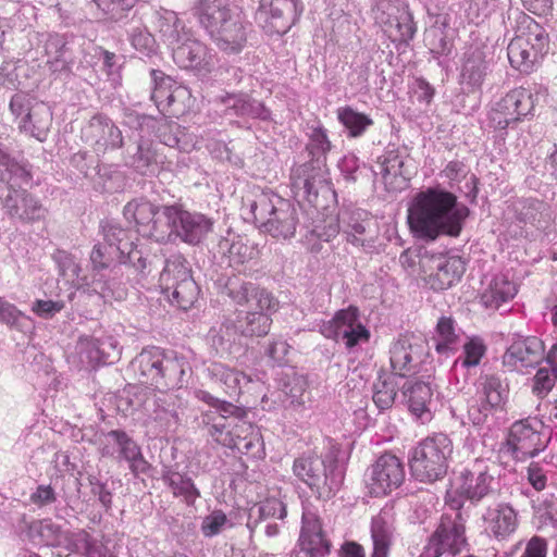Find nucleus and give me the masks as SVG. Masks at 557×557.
I'll use <instances>...</instances> for the list:
<instances>
[{
  "label": "nucleus",
  "instance_id": "f257e3e1",
  "mask_svg": "<svg viewBox=\"0 0 557 557\" xmlns=\"http://www.w3.org/2000/svg\"><path fill=\"white\" fill-rule=\"evenodd\" d=\"M221 293L228 296L234 304L246 306L247 310L237 311L235 320L226 319L216 337L219 344H231L237 335L245 337L265 336L271 327V314L276 311L274 297L265 289L251 282H244L238 276L221 277Z\"/></svg>",
  "mask_w": 557,
  "mask_h": 557
},
{
  "label": "nucleus",
  "instance_id": "f03ea898",
  "mask_svg": "<svg viewBox=\"0 0 557 557\" xmlns=\"http://www.w3.org/2000/svg\"><path fill=\"white\" fill-rule=\"evenodd\" d=\"M469 213L455 194L441 187H428L413 197L408 223L419 239L435 240L442 235L458 237Z\"/></svg>",
  "mask_w": 557,
  "mask_h": 557
},
{
  "label": "nucleus",
  "instance_id": "7ed1b4c3",
  "mask_svg": "<svg viewBox=\"0 0 557 557\" xmlns=\"http://www.w3.org/2000/svg\"><path fill=\"white\" fill-rule=\"evenodd\" d=\"M103 240L94 246L90 253L92 264L91 290L107 299L112 294L111 282L107 280L103 270L109 269L114 262L129 263L136 270L144 272L147 268V259L138 249L137 244L131 237L127 230L122 228L113 221L101 224Z\"/></svg>",
  "mask_w": 557,
  "mask_h": 557
},
{
  "label": "nucleus",
  "instance_id": "20e7f679",
  "mask_svg": "<svg viewBox=\"0 0 557 557\" xmlns=\"http://www.w3.org/2000/svg\"><path fill=\"white\" fill-rule=\"evenodd\" d=\"M195 15L216 47L226 53H239L247 44L251 24L230 0H197Z\"/></svg>",
  "mask_w": 557,
  "mask_h": 557
},
{
  "label": "nucleus",
  "instance_id": "39448f33",
  "mask_svg": "<svg viewBox=\"0 0 557 557\" xmlns=\"http://www.w3.org/2000/svg\"><path fill=\"white\" fill-rule=\"evenodd\" d=\"M32 180V168L27 162L0 149V207L10 216L27 222L45 218L46 209L41 202L24 188Z\"/></svg>",
  "mask_w": 557,
  "mask_h": 557
},
{
  "label": "nucleus",
  "instance_id": "423d86ee",
  "mask_svg": "<svg viewBox=\"0 0 557 557\" xmlns=\"http://www.w3.org/2000/svg\"><path fill=\"white\" fill-rule=\"evenodd\" d=\"M245 221L255 223L262 232L277 239H288L298 224L295 206L272 190L259 189L246 197L240 208Z\"/></svg>",
  "mask_w": 557,
  "mask_h": 557
},
{
  "label": "nucleus",
  "instance_id": "0eeeda50",
  "mask_svg": "<svg viewBox=\"0 0 557 557\" xmlns=\"http://www.w3.org/2000/svg\"><path fill=\"white\" fill-rule=\"evenodd\" d=\"M132 367L140 383L159 392L182 388L191 372L186 357L154 346L143 349L132 361Z\"/></svg>",
  "mask_w": 557,
  "mask_h": 557
},
{
  "label": "nucleus",
  "instance_id": "6e6552de",
  "mask_svg": "<svg viewBox=\"0 0 557 557\" xmlns=\"http://www.w3.org/2000/svg\"><path fill=\"white\" fill-rule=\"evenodd\" d=\"M307 136L306 152L309 160L293 166L290 183L296 196H301L311 202L326 183V154L331 151L332 144L321 122L308 125Z\"/></svg>",
  "mask_w": 557,
  "mask_h": 557
},
{
  "label": "nucleus",
  "instance_id": "1a4fd4ad",
  "mask_svg": "<svg viewBox=\"0 0 557 557\" xmlns=\"http://www.w3.org/2000/svg\"><path fill=\"white\" fill-rule=\"evenodd\" d=\"M293 473L323 499L332 497L344 481V470L333 450L321 457L313 454L301 455L294 460Z\"/></svg>",
  "mask_w": 557,
  "mask_h": 557
},
{
  "label": "nucleus",
  "instance_id": "9d476101",
  "mask_svg": "<svg viewBox=\"0 0 557 557\" xmlns=\"http://www.w3.org/2000/svg\"><path fill=\"white\" fill-rule=\"evenodd\" d=\"M453 449L451 440L444 433L421 441L412 449L409 459L412 476L423 483L442 480L447 474Z\"/></svg>",
  "mask_w": 557,
  "mask_h": 557
},
{
  "label": "nucleus",
  "instance_id": "9b49d317",
  "mask_svg": "<svg viewBox=\"0 0 557 557\" xmlns=\"http://www.w3.org/2000/svg\"><path fill=\"white\" fill-rule=\"evenodd\" d=\"M540 87L535 84L516 87L495 101L487 115L488 126L505 135L519 122L534 115Z\"/></svg>",
  "mask_w": 557,
  "mask_h": 557
},
{
  "label": "nucleus",
  "instance_id": "f8f14e48",
  "mask_svg": "<svg viewBox=\"0 0 557 557\" xmlns=\"http://www.w3.org/2000/svg\"><path fill=\"white\" fill-rule=\"evenodd\" d=\"M540 87L535 84L516 87L495 101L487 115L488 126L505 135L519 122L534 115Z\"/></svg>",
  "mask_w": 557,
  "mask_h": 557
},
{
  "label": "nucleus",
  "instance_id": "ddd939ff",
  "mask_svg": "<svg viewBox=\"0 0 557 557\" xmlns=\"http://www.w3.org/2000/svg\"><path fill=\"white\" fill-rule=\"evenodd\" d=\"M544 429V424L537 419L527 418L515 421L509 426L504 442L500 443L499 454L516 462L536 458L546 450L550 442V436Z\"/></svg>",
  "mask_w": 557,
  "mask_h": 557
},
{
  "label": "nucleus",
  "instance_id": "4468645a",
  "mask_svg": "<svg viewBox=\"0 0 557 557\" xmlns=\"http://www.w3.org/2000/svg\"><path fill=\"white\" fill-rule=\"evenodd\" d=\"M159 283L162 294L172 306L181 310L191 308L198 298L199 287L190 274L188 262L180 253L172 255L165 260Z\"/></svg>",
  "mask_w": 557,
  "mask_h": 557
},
{
  "label": "nucleus",
  "instance_id": "2eb2a0df",
  "mask_svg": "<svg viewBox=\"0 0 557 557\" xmlns=\"http://www.w3.org/2000/svg\"><path fill=\"white\" fill-rule=\"evenodd\" d=\"M548 50V35L532 18H529L527 30L517 35L507 47L510 65L522 74L536 70Z\"/></svg>",
  "mask_w": 557,
  "mask_h": 557
},
{
  "label": "nucleus",
  "instance_id": "dca6fc26",
  "mask_svg": "<svg viewBox=\"0 0 557 557\" xmlns=\"http://www.w3.org/2000/svg\"><path fill=\"white\" fill-rule=\"evenodd\" d=\"M320 333L327 339L343 344L348 352L357 351L371 337L359 308L352 305L337 310L330 320L323 321Z\"/></svg>",
  "mask_w": 557,
  "mask_h": 557
},
{
  "label": "nucleus",
  "instance_id": "f3484780",
  "mask_svg": "<svg viewBox=\"0 0 557 557\" xmlns=\"http://www.w3.org/2000/svg\"><path fill=\"white\" fill-rule=\"evenodd\" d=\"M157 119L143 115L138 119L136 139L126 148L125 163L135 172L145 176L156 175L163 168L166 157L160 150L159 144L146 137L150 128H154Z\"/></svg>",
  "mask_w": 557,
  "mask_h": 557
},
{
  "label": "nucleus",
  "instance_id": "a211bd4d",
  "mask_svg": "<svg viewBox=\"0 0 557 557\" xmlns=\"http://www.w3.org/2000/svg\"><path fill=\"white\" fill-rule=\"evenodd\" d=\"M164 226L168 227L166 242L176 238L189 245L201 243L212 231L213 221L207 215L184 209L182 205L162 207Z\"/></svg>",
  "mask_w": 557,
  "mask_h": 557
},
{
  "label": "nucleus",
  "instance_id": "6ab92c4d",
  "mask_svg": "<svg viewBox=\"0 0 557 557\" xmlns=\"http://www.w3.org/2000/svg\"><path fill=\"white\" fill-rule=\"evenodd\" d=\"M29 49L24 53L27 62L45 64L52 73L69 69L67 41L64 35L49 32H32L28 34Z\"/></svg>",
  "mask_w": 557,
  "mask_h": 557
},
{
  "label": "nucleus",
  "instance_id": "aec40b11",
  "mask_svg": "<svg viewBox=\"0 0 557 557\" xmlns=\"http://www.w3.org/2000/svg\"><path fill=\"white\" fill-rule=\"evenodd\" d=\"M153 89L151 99L158 110L172 117H180L193 108L194 99L189 88L159 70L151 71Z\"/></svg>",
  "mask_w": 557,
  "mask_h": 557
},
{
  "label": "nucleus",
  "instance_id": "412c9836",
  "mask_svg": "<svg viewBox=\"0 0 557 557\" xmlns=\"http://www.w3.org/2000/svg\"><path fill=\"white\" fill-rule=\"evenodd\" d=\"M416 173L413 159L406 146L388 145L377 158L374 174L381 175L386 190L404 189Z\"/></svg>",
  "mask_w": 557,
  "mask_h": 557
},
{
  "label": "nucleus",
  "instance_id": "4be33fe9",
  "mask_svg": "<svg viewBox=\"0 0 557 557\" xmlns=\"http://www.w3.org/2000/svg\"><path fill=\"white\" fill-rule=\"evenodd\" d=\"M125 220L136 227L143 237L157 243H165L168 227L164 226L162 207L159 208L146 198H135L128 201L123 209Z\"/></svg>",
  "mask_w": 557,
  "mask_h": 557
},
{
  "label": "nucleus",
  "instance_id": "5701e85b",
  "mask_svg": "<svg viewBox=\"0 0 557 557\" xmlns=\"http://www.w3.org/2000/svg\"><path fill=\"white\" fill-rule=\"evenodd\" d=\"M405 480V467L393 454L381 455L364 473V484L371 496L379 497L397 490Z\"/></svg>",
  "mask_w": 557,
  "mask_h": 557
},
{
  "label": "nucleus",
  "instance_id": "b1692460",
  "mask_svg": "<svg viewBox=\"0 0 557 557\" xmlns=\"http://www.w3.org/2000/svg\"><path fill=\"white\" fill-rule=\"evenodd\" d=\"M426 354V343L421 337L413 334L399 335L389 347L391 374L396 377L417 374Z\"/></svg>",
  "mask_w": 557,
  "mask_h": 557
},
{
  "label": "nucleus",
  "instance_id": "393cba45",
  "mask_svg": "<svg viewBox=\"0 0 557 557\" xmlns=\"http://www.w3.org/2000/svg\"><path fill=\"white\" fill-rule=\"evenodd\" d=\"M100 454L124 460L134 475L146 473L150 467L140 446L123 430H112L100 438Z\"/></svg>",
  "mask_w": 557,
  "mask_h": 557
},
{
  "label": "nucleus",
  "instance_id": "a878e982",
  "mask_svg": "<svg viewBox=\"0 0 557 557\" xmlns=\"http://www.w3.org/2000/svg\"><path fill=\"white\" fill-rule=\"evenodd\" d=\"M487 47L476 42L466 47L459 59L458 83L467 92L481 89L492 71V60L487 59Z\"/></svg>",
  "mask_w": 557,
  "mask_h": 557
},
{
  "label": "nucleus",
  "instance_id": "bb28decb",
  "mask_svg": "<svg viewBox=\"0 0 557 557\" xmlns=\"http://www.w3.org/2000/svg\"><path fill=\"white\" fill-rule=\"evenodd\" d=\"M171 50L180 67L193 70L200 76L211 73L218 64L216 53L195 38L191 32Z\"/></svg>",
  "mask_w": 557,
  "mask_h": 557
},
{
  "label": "nucleus",
  "instance_id": "cd10ccee",
  "mask_svg": "<svg viewBox=\"0 0 557 557\" xmlns=\"http://www.w3.org/2000/svg\"><path fill=\"white\" fill-rule=\"evenodd\" d=\"M492 469H495L494 462L475 459L456 478L457 492L472 502L481 500L493 490L495 476L491 472Z\"/></svg>",
  "mask_w": 557,
  "mask_h": 557
},
{
  "label": "nucleus",
  "instance_id": "c85d7f7f",
  "mask_svg": "<svg viewBox=\"0 0 557 557\" xmlns=\"http://www.w3.org/2000/svg\"><path fill=\"white\" fill-rule=\"evenodd\" d=\"M465 544V525L461 515L459 512L454 517L444 515L422 557H440L445 553L455 555Z\"/></svg>",
  "mask_w": 557,
  "mask_h": 557
},
{
  "label": "nucleus",
  "instance_id": "c756f323",
  "mask_svg": "<svg viewBox=\"0 0 557 557\" xmlns=\"http://www.w3.org/2000/svg\"><path fill=\"white\" fill-rule=\"evenodd\" d=\"M376 20L392 42L408 45L417 32L412 14L405 3H383Z\"/></svg>",
  "mask_w": 557,
  "mask_h": 557
},
{
  "label": "nucleus",
  "instance_id": "7c9ffc66",
  "mask_svg": "<svg viewBox=\"0 0 557 557\" xmlns=\"http://www.w3.org/2000/svg\"><path fill=\"white\" fill-rule=\"evenodd\" d=\"M544 343L536 336H518L503 356V364L510 371L525 373L544 359Z\"/></svg>",
  "mask_w": 557,
  "mask_h": 557
},
{
  "label": "nucleus",
  "instance_id": "2f4dec72",
  "mask_svg": "<svg viewBox=\"0 0 557 557\" xmlns=\"http://www.w3.org/2000/svg\"><path fill=\"white\" fill-rule=\"evenodd\" d=\"M83 138L97 153H104L108 149H117L123 145L122 132L103 114H96L89 120L83 128Z\"/></svg>",
  "mask_w": 557,
  "mask_h": 557
},
{
  "label": "nucleus",
  "instance_id": "473e14b6",
  "mask_svg": "<svg viewBox=\"0 0 557 557\" xmlns=\"http://www.w3.org/2000/svg\"><path fill=\"white\" fill-rule=\"evenodd\" d=\"M335 218L338 220L339 231L342 230L348 243L363 248L374 246L375 231L367 211L361 209L344 210Z\"/></svg>",
  "mask_w": 557,
  "mask_h": 557
},
{
  "label": "nucleus",
  "instance_id": "72a5a7b5",
  "mask_svg": "<svg viewBox=\"0 0 557 557\" xmlns=\"http://www.w3.org/2000/svg\"><path fill=\"white\" fill-rule=\"evenodd\" d=\"M76 352L83 364L95 367L112 363L120 357L119 342L111 335L82 336L76 344Z\"/></svg>",
  "mask_w": 557,
  "mask_h": 557
},
{
  "label": "nucleus",
  "instance_id": "f704fd0d",
  "mask_svg": "<svg viewBox=\"0 0 557 557\" xmlns=\"http://www.w3.org/2000/svg\"><path fill=\"white\" fill-rule=\"evenodd\" d=\"M211 423L209 429L210 435L213 440L228 448L234 449L237 441L248 436L255 426L240 418V410L233 414L227 416H208Z\"/></svg>",
  "mask_w": 557,
  "mask_h": 557
},
{
  "label": "nucleus",
  "instance_id": "c9c22d12",
  "mask_svg": "<svg viewBox=\"0 0 557 557\" xmlns=\"http://www.w3.org/2000/svg\"><path fill=\"white\" fill-rule=\"evenodd\" d=\"M434 271L428 283L434 290H445L458 283L465 271L466 262L459 256H441L433 260Z\"/></svg>",
  "mask_w": 557,
  "mask_h": 557
},
{
  "label": "nucleus",
  "instance_id": "e433bc0d",
  "mask_svg": "<svg viewBox=\"0 0 557 557\" xmlns=\"http://www.w3.org/2000/svg\"><path fill=\"white\" fill-rule=\"evenodd\" d=\"M409 410L422 424L430 422L436 409L434 392L429 383L417 381L404 386Z\"/></svg>",
  "mask_w": 557,
  "mask_h": 557
},
{
  "label": "nucleus",
  "instance_id": "4c0bfd02",
  "mask_svg": "<svg viewBox=\"0 0 557 557\" xmlns=\"http://www.w3.org/2000/svg\"><path fill=\"white\" fill-rule=\"evenodd\" d=\"M219 252L228 260V265L240 272L239 267L258 256L257 247L245 236L228 232L218 244Z\"/></svg>",
  "mask_w": 557,
  "mask_h": 557
},
{
  "label": "nucleus",
  "instance_id": "58836bf2",
  "mask_svg": "<svg viewBox=\"0 0 557 557\" xmlns=\"http://www.w3.org/2000/svg\"><path fill=\"white\" fill-rule=\"evenodd\" d=\"M508 210L517 222L536 227L547 224L552 218L550 206L533 197L515 199L508 206Z\"/></svg>",
  "mask_w": 557,
  "mask_h": 557
},
{
  "label": "nucleus",
  "instance_id": "ea45409f",
  "mask_svg": "<svg viewBox=\"0 0 557 557\" xmlns=\"http://www.w3.org/2000/svg\"><path fill=\"white\" fill-rule=\"evenodd\" d=\"M518 293V286L508 274L493 275L481 293V302L487 309H499L511 301Z\"/></svg>",
  "mask_w": 557,
  "mask_h": 557
},
{
  "label": "nucleus",
  "instance_id": "a19ab883",
  "mask_svg": "<svg viewBox=\"0 0 557 557\" xmlns=\"http://www.w3.org/2000/svg\"><path fill=\"white\" fill-rule=\"evenodd\" d=\"M109 544L110 540L106 535L94 536L87 530L81 529L71 534L67 547L84 557H116Z\"/></svg>",
  "mask_w": 557,
  "mask_h": 557
},
{
  "label": "nucleus",
  "instance_id": "79ce46f5",
  "mask_svg": "<svg viewBox=\"0 0 557 557\" xmlns=\"http://www.w3.org/2000/svg\"><path fill=\"white\" fill-rule=\"evenodd\" d=\"M153 25L163 42L171 49L190 33L174 11L164 8L154 10Z\"/></svg>",
  "mask_w": 557,
  "mask_h": 557
},
{
  "label": "nucleus",
  "instance_id": "37998d69",
  "mask_svg": "<svg viewBox=\"0 0 557 557\" xmlns=\"http://www.w3.org/2000/svg\"><path fill=\"white\" fill-rule=\"evenodd\" d=\"M505 407L493 401L479 399L478 397L468 408V419L479 430L491 431L498 428L505 420Z\"/></svg>",
  "mask_w": 557,
  "mask_h": 557
},
{
  "label": "nucleus",
  "instance_id": "c03bdc74",
  "mask_svg": "<svg viewBox=\"0 0 557 557\" xmlns=\"http://www.w3.org/2000/svg\"><path fill=\"white\" fill-rule=\"evenodd\" d=\"M484 521L486 531L498 541L509 537L516 531L518 524L516 511L505 504L488 508L484 515Z\"/></svg>",
  "mask_w": 557,
  "mask_h": 557
},
{
  "label": "nucleus",
  "instance_id": "a18cd8bd",
  "mask_svg": "<svg viewBox=\"0 0 557 557\" xmlns=\"http://www.w3.org/2000/svg\"><path fill=\"white\" fill-rule=\"evenodd\" d=\"M394 534V519L392 509L383 508L372 518L371 537L373 552L371 557H388Z\"/></svg>",
  "mask_w": 557,
  "mask_h": 557
},
{
  "label": "nucleus",
  "instance_id": "49530a36",
  "mask_svg": "<svg viewBox=\"0 0 557 557\" xmlns=\"http://www.w3.org/2000/svg\"><path fill=\"white\" fill-rule=\"evenodd\" d=\"M51 125L52 112L45 103H34L33 110L18 121V128L39 141L47 139Z\"/></svg>",
  "mask_w": 557,
  "mask_h": 557
},
{
  "label": "nucleus",
  "instance_id": "de8ad7c7",
  "mask_svg": "<svg viewBox=\"0 0 557 557\" xmlns=\"http://www.w3.org/2000/svg\"><path fill=\"white\" fill-rule=\"evenodd\" d=\"M224 103L226 110L236 116L259 119L261 121L271 120L270 109L249 95H230L225 98Z\"/></svg>",
  "mask_w": 557,
  "mask_h": 557
},
{
  "label": "nucleus",
  "instance_id": "09e8293b",
  "mask_svg": "<svg viewBox=\"0 0 557 557\" xmlns=\"http://www.w3.org/2000/svg\"><path fill=\"white\" fill-rule=\"evenodd\" d=\"M207 373L211 380L221 383L230 396L239 395L243 387L251 382L250 376L220 362H211Z\"/></svg>",
  "mask_w": 557,
  "mask_h": 557
},
{
  "label": "nucleus",
  "instance_id": "8fccbe9b",
  "mask_svg": "<svg viewBox=\"0 0 557 557\" xmlns=\"http://www.w3.org/2000/svg\"><path fill=\"white\" fill-rule=\"evenodd\" d=\"M339 233L338 220L335 215H327L317 222L304 239L306 248L314 255L323 251V244L332 242Z\"/></svg>",
  "mask_w": 557,
  "mask_h": 557
},
{
  "label": "nucleus",
  "instance_id": "3c124183",
  "mask_svg": "<svg viewBox=\"0 0 557 557\" xmlns=\"http://www.w3.org/2000/svg\"><path fill=\"white\" fill-rule=\"evenodd\" d=\"M475 397L479 399L493 401L494 404L506 406L509 387L502 375L496 373L481 374L476 381Z\"/></svg>",
  "mask_w": 557,
  "mask_h": 557
},
{
  "label": "nucleus",
  "instance_id": "603ef678",
  "mask_svg": "<svg viewBox=\"0 0 557 557\" xmlns=\"http://www.w3.org/2000/svg\"><path fill=\"white\" fill-rule=\"evenodd\" d=\"M486 346L479 337L468 339L461 352L455 359L453 370L456 374H462L466 379L472 369H475L485 356Z\"/></svg>",
  "mask_w": 557,
  "mask_h": 557
},
{
  "label": "nucleus",
  "instance_id": "864d4df0",
  "mask_svg": "<svg viewBox=\"0 0 557 557\" xmlns=\"http://www.w3.org/2000/svg\"><path fill=\"white\" fill-rule=\"evenodd\" d=\"M162 481L168 485L175 497H183L187 505H193L200 496L198 488L193 480L172 467H164L162 470Z\"/></svg>",
  "mask_w": 557,
  "mask_h": 557
},
{
  "label": "nucleus",
  "instance_id": "5fc2aeb1",
  "mask_svg": "<svg viewBox=\"0 0 557 557\" xmlns=\"http://www.w3.org/2000/svg\"><path fill=\"white\" fill-rule=\"evenodd\" d=\"M286 515V506L281 499L267 498L250 509L247 528L255 532L262 522L269 519H284Z\"/></svg>",
  "mask_w": 557,
  "mask_h": 557
},
{
  "label": "nucleus",
  "instance_id": "6e6d98bb",
  "mask_svg": "<svg viewBox=\"0 0 557 557\" xmlns=\"http://www.w3.org/2000/svg\"><path fill=\"white\" fill-rule=\"evenodd\" d=\"M54 260L58 264L60 275L76 289H84L88 293L91 290V281L87 276L79 274L81 267L75 258L64 250H58L54 255Z\"/></svg>",
  "mask_w": 557,
  "mask_h": 557
},
{
  "label": "nucleus",
  "instance_id": "4d7b16f0",
  "mask_svg": "<svg viewBox=\"0 0 557 557\" xmlns=\"http://www.w3.org/2000/svg\"><path fill=\"white\" fill-rule=\"evenodd\" d=\"M152 420L158 426V433L175 431L180 424V417L174 401L170 396L163 395L154 400Z\"/></svg>",
  "mask_w": 557,
  "mask_h": 557
},
{
  "label": "nucleus",
  "instance_id": "13d9d810",
  "mask_svg": "<svg viewBox=\"0 0 557 557\" xmlns=\"http://www.w3.org/2000/svg\"><path fill=\"white\" fill-rule=\"evenodd\" d=\"M26 536L36 544L55 546L61 540V527L51 519L33 520L27 524Z\"/></svg>",
  "mask_w": 557,
  "mask_h": 557
},
{
  "label": "nucleus",
  "instance_id": "bf43d9fd",
  "mask_svg": "<svg viewBox=\"0 0 557 557\" xmlns=\"http://www.w3.org/2000/svg\"><path fill=\"white\" fill-rule=\"evenodd\" d=\"M398 384L396 376L391 373L380 372L373 383V403L379 410L383 411L391 408L397 395Z\"/></svg>",
  "mask_w": 557,
  "mask_h": 557
},
{
  "label": "nucleus",
  "instance_id": "052dcab7",
  "mask_svg": "<svg viewBox=\"0 0 557 557\" xmlns=\"http://www.w3.org/2000/svg\"><path fill=\"white\" fill-rule=\"evenodd\" d=\"M337 119L347 129L349 137H360L373 124V120L354 108L346 106L337 109Z\"/></svg>",
  "mask_w": 557,
  "mask_h": 557
},
{
  "label": "nucleus",
  "instance_id": "680f3d73",
  "mask_svg": "<svg viewBox=\"0 0 557 557\" xmlns=\"http://www.w3.org/2000/svg\"><path fill=\"white\" fill-rule=\"evenodd\" d=\"M453 35L448 32L440 30L438 27H429L424 33V42L430 53L442 65V57H448L454 48Z\"/></svg>",
  "mask_w": 557,
  "mask_h": 557
},
{
  "label": "nucleus",
  "instance_id": "e2e57ef3",
  "mask_svg": "<svg viewBox=\"0 0 557 557\" xmlns=\"http://www.w3.org/2000/svg\"><path fill=\"white\" fill-rule=\"evenodd\" d=\"M285 379L282 381V392L285 395L284 401L293 408H301L305 406V393L307 389L306 380L297 375L294 370L284 374Z\"/></svg>",
  "mask_w": 557,
  "mask_h": 557
},
{
  "label": "nucleus",
  "instance_id": "0e129e2a",
  "mask_svg": "<svg viewBox=\"0 0 557 557\" xmlns=\"http://www.w3.org/2000/svg\"><path fill=\"white\" fill-rule=\"evenodd\" d=\"M0 323L18 332H26L33 327L30 317L21 311L14 304L0 296Z\"/></svg>",
  "mask_w": 557,
  "mask_h": 557
},
{
  "label": "nucleus",
  "instance_id": "69168bd1",
  "mask_svg": "<svg viewBox=\"0 0 557 557\" xmlns=\"http://www.w3.org/2000/svg\"><path fill=\"white\" fill-rule=\"evenodd\" d=\"M552 458L531 459L527 467V480L529 484L536 491L542 492L546 488L548 478L555 473Z\"/></svg>",
  "mask_w": 557,
  "mask_h": 557
},
{
  "label": "nucleus",
  "instance_id": "338daca9",
  "mask_svg": "<svg viewBox=\"0 0 557 557\" xmlns=\"http://www.w3.org/2000/svg\"><path fill=\"white\" fill-rule=\"evenodd\" d=\"M435 349L438 354H448L456 348L458 334L455 321L448 317H442L436 325Z\"/></svg>",
  "mask_w": 557,
  "mask_h": 557
},
{
  "label": "nucleus",
  "instance_id": "774afa93",
  "mask_svg": "<svg viewBox=\"0 0 557 557\" xmlns=\"http://www.w3.org/2000/svg\"><path fill=\"white\" fill-rule=\"evenodd\" d=\"M331 553V542L325 534L299 537L296 557H326Z\"/></svg>",
  "mask_w": 557,
  "mask_h": 557
}]
</instances>
